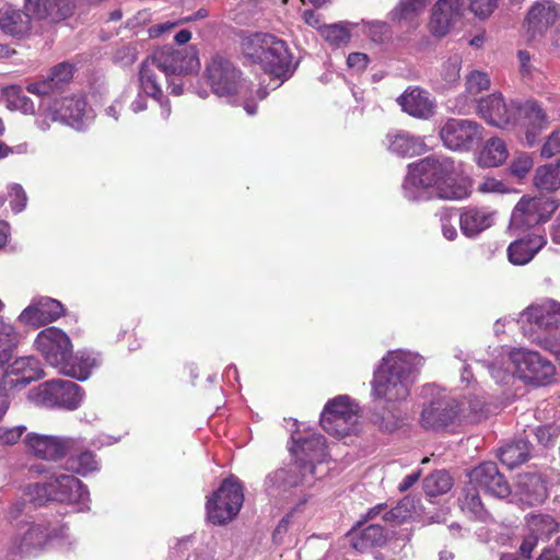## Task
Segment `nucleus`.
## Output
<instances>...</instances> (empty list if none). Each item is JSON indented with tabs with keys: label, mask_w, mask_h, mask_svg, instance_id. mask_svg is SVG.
Listing matches in <instances>:
<instances>
[{
	"label": "nucleus",
	"mask_w": 560,
	"mask_h": 560,
	"mask_svg": "<svg viewBox=\"0 0 560 560\" xmlns=\"http://www.w3.org/2000/svg\"><path fill=\"white\" fill-rule=\"evenodd\" d=\"M402 110L420 119H429L434 115L435 104L430 94L418 88L408 89L397 100Z\"/></svg>",
	"instance_id": "c85d7f7f"
},
{
	"label": "nucleus",
	"mask_w": 560,
	"mask_h": 560,
	"mask_svg": "<svg viewBox=\"0 0 560 560\" xmlns=\"http://www.w3.org/2000/svg\"><path fill=\"white\" fill-rule=\"evenodd\" d=\"M560 153V128L555 130L541 147L540 155L550 159Z\"/></svg>",
	"instance_id": "052dcab7"
},
{
	"label": "nucleus",
	"mask_w": 560,
	"mask_h": 560,
	"mask_svg": "<svg viewBox=\"0 0 560 560\" xmlns=\"http://www.w3.org/2000/svg\"><path fill=\"white\" fill-rule=\"evenodd\" d=\"M65 312L63 305L51 298L40 296L24 308L19 315V322L38 327L58 319Z\"/></svg>",
	"instance_id": "b1692460"
},
{
	"label": "nucleus",
	"mask_w": 560,
	"mask_h": 560,
	"mask_svg": "<svg viewBox=\"0 0 560 560\" xmlns=\"http://www.w3.org/2000/svg\"><path fill=\"white\" fill-rule=\"evenodd\" d=\"M463 16V0H438L432 7L429 30L435 37H444Z\"/></svg>",
	"instance_id": "5701e85b"
},
{
	"label": "nucleus",
	"mask_w": 560,
	"mask_h": 560,
	"mask_svg": "<svg viewBox=\"0 0 560 560\" xmlns=\"http://www.w3.org/2000/svg\"><path fill=\"white\" fill-rule=\"evenodd\" d=\"M25 9L39 20L57 23L72 11L70 0H24Z\"/></svg>",
	"instance_id": "7c9ffc66"
},
{
	"label": "nucleus",
	"mask_w": 560,
	"mask_h": 560,
	"mask_svg": "<svg viewBox=\"0 0 560 560\" xmlns=\"http://www.w3.org/2000/svg\"><path fill=\"white\" fill-rule=\"evenodd\" d=\"M538 189L553 191L560 187V163L539 166L534 176Z\"/></svg>",
	"instance_id": "a18cd8bd"
},
{
	"label": "nucleus",
	"mask_w": 560,
	"mask_h": 560,
	"mask_svg": "<svg viewBox=\"0 0 560 560\" xmlns=\"http://www.w3.org/2000/svg\"><path fill=\"white\" fill-rule=\"evenodd\" d=\"M475 102V96L469 94L459 95L454 103L453 110L457 114H468Z\"/></svg>",
	"instance_id": "338daca9"
},
{
	"label": "nucleus",
	"mask_w": 560,
	"mask_h": 560,
	"mask_svg": "<svg viewBox=\"0 0 560 560\" xmlns=\"http://www.w3.org/2000/svg\"><path fill=\"white\" fill-rule=\"evenodd\" d=\"M83 447L84 444L82 443L80 451L72 452L70 455H67L69 457L68 467L71 471L78 475L86 476L90 472L98 470L100 465L93 452L84 451Z\"/></svg>",
	"instance_id": "37998d69"
},
{
	"label": "nucleus",
	"mask_w": 560,
	"mask_h": 560,
	"mask_svg": "<svg viewBox=\"0 0 560 560\" xmlns=\"http://www.w3.org/2000/svg\"><path fill=\"white\" fill-rule=\"evenodd\" d=\"M84 392L78 384L67 380L46 381L28 392V399L38 406L78 409Z\"/></svg>",
	"instance_id": "9b49d317"
},
{
	"label": "nucleus",
	"mask_w": 560,
	"mask_h": 560,
	"mask_svg": "<svg viewBox=\"0 0 560 560\" xmlns=\"http://www.w3.org/2000/svg\"><path fill=\"white\" fill-rule=\"evenodd\" d=\"M557 430L550 425L538 427L535 430V436L539 444L548 446L555 443Z\"/></svg>",
	"instance_id": "e2e57ef3"
},
{
	"label": "nucleus",
	"mask_w": 560,
	"mask_h": 560,
	"mask_svg": "<svg viewBox=\"0 0 560 560\" xmlns=\"http://www.w3.org/2000/svg\"><path fill=\"white\" fill-rule=\"evenodd\" d=\"M26 427L18 425L13 428L1 427L0 428V443L4 445L15 444L25 432Z\"/></svg>",
	"instance_id": "680f3d73"
},
{
	"label": "nucleus",
	"mask_w": 560,
	"mask_h": 560,
	"mask_svg": "<svg viewBox=\"0 0 560 560\" xmlns=\"http://www.w3.org/2000/svg\"><path fill=\"white\" fill-rule=\"evenodd\" d=\"M351 545L358 551H364L386 541V533L380 524H371L360 532L350 533Z\"/></svg>",
	"instance_id": "e433bc0d"
},
{
	"label": "nucleus",
	"mask_w": 560,
	"mask_h": 560,
	"mask_svg": "<svg viewBox=\"0 0 560 560\" xmlns=\"http://www.w3.org/2000/svg\"><path fill=\"white\" fill-rule=\"evenodd\" d=\"M529 457V444L525 440H517L506 444L499 451V458L510 469L525 463Z\"/></svg>",
	"instance_id": "79ce46f5"
},
{
	"label": "nucleus",
	"mask_w": 560,
	"mask_h": 560,
	"mask_svg": "<svg viewBox=\"0 0 560 560\" xmlns=\"http://www.w3.org/2000/svg\"><path fill=\"white\" fill-rule=\"evenodd\" d=\"M477 108L481 118L499 128L511 125L516 116H520L528 147L537 142L540 131L548 122L545 113L536 102H526L522 105L514 102L506 103L502 95L497 93L481 98Z\"/></svg>",
	"instance_id": "20e7f679"
},
{
	"label": "nucleus",
	"mask_w": 560,
	"mask_h": 560,
	"mask_svg": "<svg viewBox=\"0 0 560 560\" xmlns=\"http://www.w3.org/2000/svg\"><path fill=\"white\" fill-rule=\"evenodd\" d=\"M291 453L295 462L307 470L308 475L315 474V465L326 460L325 438L315 432H307L301 435L298 432L292 434Z\"/></svg>",
	"instance_id": "a211bd4d"
},
{
	"label": "nucleus",
	"mask_w": 560,
	"mask_h": 560,
	"mask_svg": "<svg viewBox=\"0 0 560 560\" xmlns=\"http://www.w3.org/2000/svg\"><path fill=\"white\" fill-rule=\"evenodd\" d=\"M9 198L12 211L19 213L26 207L27 197L23 187L19 184H11L9 186Z\"/></svg>",
	"instance_id": "4d7b16f0"
},
{
	"label": "nucleus",
	"mask_w": 560,
	"mask_h": 560,
	"mask_svg": "<svg viewBox=\"0 0 560 560\" xmlns=\"http://www.w3.org/2000/svg\"><path fill=\"white\" fill-rule=\"evenodd\" d=\"M388 149L401 156L419 155L425 151V143L421 137L407 131H395L387 135Z\"/></svg>",
	"instance_id": "72a5a7b5"
},
{
	"label": "nucleus",
	"mask_w": 560,
	"mask_h": 560,
	"mask_svg": "<svg viewBox=\"0 0 560 560\" xmlns=\"http://www.w3.org/2000/svg\"><path fill=\"white\" fill-rule=\"evenodd\" d=\"M489 372L498 384H505L516 375L524 383L537 387L550 385L556 377V366L550 360L524 348L511 350L489 365Z\"/></svg>",
	"instance_id": "39448f33"
},
{
	"label": "nucleus",
	"mask_w": 560,
	"mask_h": 560,
	"mask_svg": "<svg viewBox=\"0 0 560 560\" xmlns=\"http://www.w3.org/2000/svg\"><path fill=\"white\" fill-rule=\"evenodd\" d=\"M368 63H369V57H368V55L362 54V52H352L347 58L348 67L358 72L364 70L366 68Z\"/></svg>",
	"instance_id": "69168bd1"
},
{
	"label": "nucleus",
	"mask_w": 560,
	"mask_h": 560,
	"mask_svg": "<svg viewBox=\"0 0 560 560\" xmlns=\"http://www.w3.org/2000/svg\"><path fill=\"white\" fill-rule=\"evenodd\" d=\"M548 488L539 474L526 472L517 476L514 489L511 490L512 501L524 506H533L545 501Z\"/></svg>",
	"instance_id": "412c9836"
},
{
	"label": "nucleus",
	"mask_w": 560,
	"mask_h": 560,
	"mask_svg": "<svg viewBox=\"0 0 560 560\" xmlns=\"http://www.w3.org/2000/svg\"><path fill=\"white\" fill-rule=\"evenodd\" d=\"M0 30L9 36L24 38L32 30L31 16L20 9L5 4L0 8Z\"/></svg>",
	"instance_id": "473e14b6"
},
{
	"label": "nucleus",
	"mask_w": 560,
	"mask_h": 560,
	"mask_svg": "<svg viewBox=\"0 0 560 560\" xmlns=\"http://www.w3.org/2000/svg\"><path fill=\"white\" fill-rule=\"evenodd\" d=\"M323 38L334 47L347 45L350 40L348 23H335L319 27Z\"/></svg>",
	"instance_id": "09e8293b"
},
{
	"label": "nucleus",
	"mask_w": 560,
	"mask_h": 560,
	"mask_svg": "<svg viewBox=\"0 0 560 560\" xmlns=\"http://www.w3.org/2000/svg\"><path fill=\"white\" fill-rule=\"evenodd\" d=\"M479 191L503 194L508 192L509 189L502 180H499L493 177H488L479 185Z\"/></svg>",
	"instance_id": "0e129e2a"
},
{
	"label": "nucleus",
	"mask_w": 560,
	"mask_h": 560,
	"mask_svg": "<svg viewBox=\"0 0 560 560\" xmlns=\"http://www.w3.org/2000/svg\"><path fill=\"white\" fill-rule=\"evenodd\" d=\"M416 512L415 501L411 498L402 499L395 508L386 511L384 505H376L368 512L369 518H375L383 513L382 518L386 522L401 523L411 518Z\"/></svg>",
	"instance_id": "c9c22d12"
},
{
	"label": "nucleus",
	"mask_w": 560,
	"mask_h": 560,
	"mask_svg": "<svg viewBox=\"0 0 560 560\" xmlns=\"http://www.w3.org/2000/svg\"><path fill=\"white\" fill-rule=\"evenodd\" d=\"M24 443L28 453L46 460H58L82 447L81 438L37 433H28Z\"/></svg>",
	"instance_id": "2eb2a0df"
},
{
	"label": "nucleus",
	"mask_w": 560,
	"mask_h": 560,
	"mask_svg": "<svg viewBox=\"0 0 560 560\" xmlns=\"http://www.w3.org/2000/svg\"><path fill=\"white\" fill-rule=\"evenodd\" d=\"M428 3L429 0H399L389 13L390 20L413 25L417 16L423 12Z\"/></svg>",
	"instance_id": "a19ab883"
},
{
	"label": "nucleus",
	"mask_w": 560,
	"mask_h": 560,
	"mask_svg": "<svg viewBox=\"0 0 560 560\" xmlns=\"http://www.w3.org/2000/svg\"><path fill=\"white\" fill-rule=\"evenodd\" d=\"M458 415L462 413L466 417V411L474 415L476 419H481L486 415V402L479 396H474V398H466L462 401L458 407Z\"/></svg>",
	"instance_id": "864d4df0"
},
{
	"label": "nucleus",
	"mask_w": 560,
	"mask_h": 560,
	"mask_svg": "<svg viewBox=\"0 0 560 560\" xmlns=\"http://www.w3.org/2000/svg\"><path fill=\"white\" fill-rule=\"evenodd\" d=\"M560 18V7L553 0L535 2L527 13L528 28L533 35H542Z\"/></svg>",
	"instance_id": "bb28decb"
},
{
	"label": "nucleus",
	"mask_w": 560,
	"mask_h": 560,
	"mask_svg": "<svg viewBox=\"0 0 560 560\" xmlns=\"http://www.w3.org/2000/svg\"><path fill=\"white\" fill-rule=\"evenodd\" d=\"M206 78L213 94L231 104L243 105L250 116L256 114L252 104V84L242 78L241 71L225 57L217 55L206 67Z\"/></svg>",
	"instance_id": "0eeeda50"
},
{
	"label": "nucleus",
	"mask_w": 560,
	"mask_h": 560,
	"mask_svg": "<svg viewBox=\"0 0 560 560\" xmlns=\"http://www.w3.org/2000/svg\"><path fill=\"white\" fill-rule=\"evenodd\" d=\"M490 88V79L486 72L474 70L466 78V93L476 96Z\"/></svg>",
	"instance_id": "3c124183"
},
{
	"label": "nucleus",
	"mask_w": 560,
	"mask_h": 560,
	"mask_svg": "<svg viewBox=\"0 0 560 560\" xmlns=\"http://www.w3.org/2000/svg\"><path fill=\"white\" fill-rule=\"evenodd\" d=\"M526 525L529 533L540 540L549 539L560 529L559 522L550 514L532 513L526 516Z\"/></svg>",
	"instance_id": "4c0bfd02"
},
{
	"label": "nucleus",
	"mask_w": 560,
	"mask_h": 560,
	"mask_svg": "<svg viewBox=\"0 0 560 560\" xmlns=\"http://www.w3.org/2000/svg\"><path fill=\"white\" fill-rule=\"evenodd\" d=\"M91 118V110L83 96L74 95L62 100H57L54 96L40 101L36 125L43 131L49 129L51 121H60L81 129L84 122Z\"/></svg>",
	"instance_id": "9d476101"
},
{
	"label": "nucleus",
	"mask_w": 560,
	"mask_h": 560,
	"mask_svg": "<svg viewBox=\"0 0 560 560\" xmlns=\"http://www.w3.org/2000/svg\"><path fill=\"white\" fill-rule=\"evenodd\" d=\"M242 50L246 58L260 65L272 79L280 80L273 89L293 72L291 55L285 43L273 35L252 34L242 40Z\"/></svg>",
	"instance_id": "423d86ee"
},
{
	"label": "nucleus",
	"mask_w": 560,
	"mask_h": 560,
	"mask_svg": "<svg viewBox=\"0 0 560 560\" xmlns=\"http://www.w3.org/2000/svg\"><path fill=\"white\" fill-rule=\"evenodd\" d=\"M452 488V478L444 471H434L423 480L424 492L430 497L446 493Z\"/></svg>",
	"instance_id": "de8ad7c7"
},
{
	"label": "nucleus",
	"mask_w": 560,
	"mask_h": 560,
	"mask_svg": "<svg viewBox=\"0 0 560 560\" xmlns=\"http://www.w3.org/2000/svg\"><path fill=\"white\" fill-rule=\"evenodd\" d=\"M363 31L374 43H382L388 34V25L381 21L364 22Z\"/></svg>",
	"instance_id": "13d9d810"
},
{
	"label": "nucleus",
	"mask_w": 560,
	"mask_h": 560,
	"mask_svg": "<svg viewBox=\"0 0 560 560\" xmlns=\"http://www.w3.org/2000/svg\"><path fill=\"white\" fill-rule=\"evenodd\" d=\"M45 376L39 360L33 355L20 357L7 366L1 377L2 390H20Z\"/></svg>",
	"instance_id": "6ab92c4d"
},
{
	"label": "nucleus",
	"mask_w": 560,
	"mask_h": 560,
	"mask_svg": "<svg viewBox=\"0 0 560 560\" xmlns=\"http://www.w3.org/2000/svg\"><path fill=\"white\" fill-rule=\"evenodd\" d=\"M35 506H40L49 501H56L75 506L77 512L90 511V493L83 482L68 474H56L45 482L28 485L24 488Z\"/></svg>",
	"instance_id": "6e6552de"
},
{
	"label": "nucleus",
	"mask_w": 560,
	"mask_h": 560,
	"mask_svg": "<svg viewBox=\"0 0 560 560\" xmlns=\"http://www.w3.org/2000/svg\"><path fill=\"white\" fill-rule=\"evenodd\" d=\"M494 215L495 212L488 208H464L459 215L460 231L465 236L474 238L493 225Z\"/></svg>",
	"instance_id": "cd10ccee"
},
{
	"label": "nucleus",
	"mask_w": 560,
	"mask_h": 560,
	"mask_svg": "<svg viewBox=\"0 0 560 560\" xmlns=\"http://www.w3.org/2000/svg\"><path fill=\"white\" fill-rule=\"evenodd\" d=\"M359 421V408L346 395L329 400L320 418L323 429L330 435L346 436L355 431Z\"/></svg>",
	"instance_id": "ddd939ff"
},
{
	"label": "nucleus",
	"mask_w": 560,
	"mask_h": 560,
	"mask_svg": "<svg viewBox=\"0 0 560 560\" xmlns=\"http://www.w3.org/2000/svg\"><path fill=\"white\" fill-rule=\"evenodd\" d=\"M2 93L9 109L19 110L25 115H34L36 113L35 104L28 96L23 94L20 86L11 85L4 88Z\"/></svg>",
	"instance_id": "c03bdc74"
},
{
	"label": "nucleus",
	"mask_w": 560,
	"mask_h": 560,
	"mask_svg": "<svg viewBox=\"0 0 560 560\" xmlns=\"http://www.w3.org/2000/svg\"><path fill=\"white\" fill-rule=\"evenodd\" d=\"M150 58L166 77L185 75L200 67L197 50L194 47L175 49L164 46L155 50Z\"/></svg>",
	"instance_id": "f3484780"
},
{
	"label": "nucleus",
	"mask_w": 560,
	"mask_h": 560,
	"mask_svg": "<svg viewBox=\"0 0 560 560\" xmlns=\"http://www.w3.org/2000/svg\"><path fill=\"white\" fill-rule=\"evenodd\" d=\"M423 364L424 358L419 353L401 349L388 351L374 371L373 398L386 404L405 400Z\"/></svg>",
	"instance_id": "f03ea898"
},
{
	"label": "nucleus",
	"mask_w": 560,
	"mask_h": 560,
	"mask_svg": "<svg viewBox=\"0 0 560 560\" xmlns=\"http://www.w3.org/2000/svg\"><path fill=\"white\" fill-rule=\"evenodd\" d=\"M558 206V202L551 197L524 196L512 211L509 229L513 232H521L545 222Z\"/></svg>",
	"instance_id": "4468645a"
},
{
	"label": "nucleus",
	"mask_w": 560,
	"mask_h": 560,
	"mask_svg": "<svg viewBox=\"0 0 560 560\" xmlns=\"http://www.w3.org/2000/svg\"><path fill=\"white\" fill-rule=\"evenodd\" d=\"M455 162L445 155L433 154L409 164L402 184L405 197L422 200L429 197L432 188L441 199L459 200L469 196L470 182L458 179Z\"/></svg>",
	"instance_id": "f257e3e1"
},
{
	"label": "nucleus",
	"mask_w": 560,
	"mask_h": 560,
	"mask_svg": "<svg viewBox=\"0 0 560 560\" xmlns=\"http://www.w3.org/2000/svg\"><path fill=\"white\" fill-rule=\"evenodd\" d=\"M520 322L547 331H560V303L548 299L540 304L530 305L521 314Z\"/></svg>",
	"instance_id": "393cba45"
},
{
	"label": "nucleus",
	"mask_w": 560,
	"mask_h": 560,
	"mask_svg": "<svg viewBox=\"0 0 560 560\" xmlns=\"http://www.w3.org/2000/svg\"><path fill=\"white\" fill-rule=\"evenodd\" d=\"M314 475H308L296 462L288 467L280 468L269 474L265 480L266 490L269 495L284 497L292 488L300 485H311Z\"/></svg>",
	"instance_id": "aec40b11"
},
{
	"label": "nucleus",
	"mask_w": 560,
	"mask_h": 560,
	"mask_svg": "<svg viewBox=\"0 0 560 560\" xmlns=\"http://www.w3.org/2000/svg\"><path fill=\"white\" fill-rule=\"evenodd\" d=\"M469 485L476 489L477 487L482 488L497 498H506L511 493L509 483L492 462H486L475 467L469 472Z\"/></svg>",
	"instance_id": "4be33fe9"
},
{
	"label": "nucleus",
	"mask_w": 560,
	"mask_h": 560,
	"mask_svg": "<svg viewBox=\"0 0 560 560\" xmlns=\"http://www.w3.org/2000/svg\"><path fill=\"white\" fill-rule=\"evenodd\" d=\"M73 68L70 63L61 62L54 67L46 79L28 83L26 91L44 98H51L60 93L63 86L71 80Z\"/></svg>",
	"instance_id": "a878e982"
},
{
	"label": "nucleus",
	"mask_w": 560,
	"mask_h": 560,
	"mask_svg": "<svg viewBox=\"0 0 560 560\" xmlns=\"http://www.w3.org/2000/svg\"><path fill=\"white\" fill-rule=\"evenodd\" d=\"M509 156L505 142L500 138H491L477 155V164L481 167H497L502 165Z\"/></svg>",
	"instance_id": "f704fd0d"
},
{
	"label": "nucleus",
	"mask_w": 560,
	"mask_h": 560,
	"mask_svg": "<svg viewBox=\"0 0 560 560\" xmlns=\"http://www.w3.org/2000/svg\"><path fill=\"white\" fill-rule=\"evenodd\" d=\"M50 544L69 550L77 545V539L69 533L67 525L22 523L12 538L11 548L14 553L30 555Z\"/></svg>",
	"instance_id": "1a4fd4ad"
},
{
	"label": "nucleus",
	"mask_w": 560,
	"mask_h": 560,
	"mask_svg": "<svg viewBox=\"0 0 560 560\" xmlns=\"http://www.w3.org/2000/svg\"><path fill=\"white\" fill-rule=\"evenodd\" d=\"M438 215L440 217L441 222V230L443 236L447 241H454L457 237V229L455 224H453L452 220L456 217V214L453 212V210L450 209H443L441 210Z\"/></svg>",
	"instance_id": "6e6d98bb"
},
{
	"label": "nucleus",
	"mask_w": 560,
	"mask_h": 560,
	"mask_svg": "<svg viewBox=\"0 0 560 560\" xmlns=\"http://www.w3.org/2000/svg\"><path fill=\"white\" fill-rule=\"evenodd\" d=\"M158 66L149 57L142 63L139 72L140 90L154 100H160L162 89L159 82Z\"/></svg>",
	"instance_id": "ea45409f"
},
{
	"label": "nucleus",
	"mask_w": 560,
	"mask_h": 560,
	"mask_svg": "<svg viewBox=\"0 0 560 560\" xmlns=\"http://www.w3.org/2000/svg\"><path fill=\"white\" fill-rule=\"evenodd\" d=\"M533 165L534 161L530 154L522 152L515 155L510 164L509 170L513 176L517 178H524L529 173Z\"/></svg>",
	"instance_id": "603ef678"
},
{
	"label": "nucleus",
	"mask_w": 560,
	"mask_h": 560,
	"mask_svg": "<svg viewBox=\"0 0 560 560\" xmlns=\"http://www.w3.org/2000/svg\"><path fill=\"white\" fill-rule=\"evenodd\" d=\"M482 131L475 120L448 118L440 129V138L450 150L469 151L481 141Z\"/></svg>",
	"instance_id": "dca6fc26"
},
{
	"label": "nucleus",
	"mask_w": 560,
	"mask_h": 560,
	"mask_svg": "<svg viewBox=\"0 0 560 560\" xmlns=\"http://www.w3.org/2000/svg\"><path fill=\"white\" fill-rule=\"evenodd\" d=\"M546 243L545 236L535 233L512 242L508 247L510 262L516 266L528 264Z\"/></svg>",
	"instance_id": "2f4dec72"
},
{
	"label": "nucleus",
	"mask_w": 560,
	"mask_h": 560,
	"mask_svg": "<svg viewBox=\"0 0 560 560\" xmlns=\"http://www.w3.org/2000/svg\"><path fill=\"white\" fill-rule=\"evenodd\" d=\"M244 501L242 486L234 479H225L220 488L208 499L207 517L214 525L232 521L240 512Z\"/></svg>",
	"instance_id": "f8f14e48"
},
{
	"label": "nucleus",
	"mask_w": 560,
	"mask_h": 560,
	"mask_svg": "<svg viewBox=\"0 0 560 560\" xmlns=\"http://www.w3.org/2000/svg\"><path fill=\"white\" fill-rule=\"evenodd\" d=\"M19 342V336L14 327L0 317V363L5 364L11 359L12 352Z\"/></svg>",
	"instance_id": "49530a36"
},
{
	"label": "nucleus",
	"mask_w": 560,
	"mask_h": 560,
	"mask_svg": "<svg viewBox=\"0 0 560 560\" xmlns=\"http://www.w3.org/2000/svg\"><path fill=\"white\" fill-rule=\"evenodd\" d=\"M462 59L459 56L450 57L441 68L443 86H451L459 80Z\"/></svg>",
	"instance_id": "8fccbe9b"
},
{
	"label": "nucleus",
	"mask_w": 560,
	"mask_h": 560,
	"mask_svg": "<svg viewBox=\"0 0 560 560\" xmlns=\"http://www.w3.org/2000/svg\"><path fill=\"white\" fill-rule=\"evenodd\" d=\"M34 505V502H31L28 497L25 495L24 489L22 490L21 497L18 498L8 509L7 511V520L9 522H13L18 520L22 514L26 513V511Z\"/></svg>",
	"instance_id": "bf43d9fd"
},
{
	"label": "nucleus",
	"mask_w": 560,
	"mask_h": 560,
	"mask_svg": "<svg viewBox=\"0 0 560 560\" xmlns=\"http://www.w3.org/2000/svg\"><path fill=\"white\" fill-rule=\"evenodd\" d=\"M458 404L452 400H436L425 406L421 413L423 427L440 429L448 425L458 416Z\"/></svg>",
	"instance_id": "c756f323"
},
{
	"label": "nucleus",
	"mask_w": 560,
	"mask_h": 560,
	"mask_svg": "<svg viewBox=\"0 0 560 560\" xmlns=\"http://www.w3.org/2000/svg\"><path fill=\"white\" fill-rule=\"evenodd\" d=\"M462 511L470 518L487 522L490 514L485 509L479 493L472 486H467L458 499Z\"/></svg>",
	"instance_id": "58836bf2"
},
{
	"label": "nucleus",
	"mask_w": 560,
	"mask_h": 560,
	"mask_svg": "<svg viewBox=\"0 0 560 560\" xmlns=\"http://www.w3.org/2000/svg\"><path fill=\"white\" fill-rule=\"evenodd\" d=\"M500 0H469V10L479 19L489 18L499 7Z\"/></svg>",
	"instance_id": "5fc2aeb1"
},
{
	"label": "nucleus",
	"mask_w": 560,
	"mask_h": 560,
	"mask_svg": "<svg viewBox=\"0 0 560 560\" xmlns=\"http://www.w3.org/2000/svg\"><path fill=\"white\" fill-rule=\"evenodd\" d=\"M34 346L59 373L81 382L88 380L97 365L96 359L86 352L73 354L69 336L54 326L39 331Z\"/></svg>",
	"instance_id": "7ed1b4c3"
},
{
	"label": "nucleus",
	"mask_w": 560,
	"mask_h": 560,
	"mask_svg": "<svg viewBox=\"0 0 560 560\" xmlns=\"http://www.w3.org/2000/svg\"><path fill=\"white\" fill-rule=\"evenodd\" d=\"M538 343L547 351L555 354L557 360L560 362V338L557 337H545L538 338Z\"/></svg>",
	"instance_id": "774afa93"
}]
</instances>
